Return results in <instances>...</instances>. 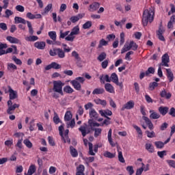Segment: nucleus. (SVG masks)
Segmentation results:
<instances>
[{
    "label": "nucleus",
    "mask_w": 175,
    "mask_h": 175,
    "mask_svg": "<svg viewBox=\"0 0 175 175\" xmlns=\"http://www.w3.org/2000/svg\"><path fill=\"white\" fill-rule=\"evenodd\" d=\"M51 64L52 65V69H61V65L55 62H52Z\"/></svg>",
    "instance_id": "obj_61"
},
{
    "label": "nucleus",
    "mask_w": 175,
    "mask_h": 175,
    "mask_svg": "<svg viewBox=\"0 0 175 175\" xmlns=\"http://www.w3.org/2000/svg\"><path fill=\"white\" fill-rule=\"evenodd\" d=\"M100 3L98 2H94L92 4L90 5V12H96L98 10V8H100Z\"/></svg>",
    "instance_id": "obj_15"
},
{
    "label": "nucleus",
    "mask_w": 175,
    "mask_h": 175,
    "mask_svg": "<svg viewBox=\"0 0 175 175\" xmlns=\"http://www.w3.org/2000/svg\"><path fill=\"white\" fill-rule=\"evenodd\" d=\"M137 44H136L133 41H131L130 43L126 42L124 45V47L121 50V53L124 54V53H126V51H129L131 49H132L134 51H136L137 50Z\"/></svg>",
    "instance_id": "obj_5"
},
{
    "label": "nucleus",
    "mask_w": 175,
    "mask_h": 175,
    "mask_svg": "<svg viewBox=\"0 0 175 175\" xmlns=\"http://www.w3.org/2000/svg\"><path fill=\"white\" fill-rule=\"evenodd\" d=\"M88 124L91 128H92V126H102V123L99 124L92 120H89Z\"/></svg>",
    "instance_id": "obj_37"
},
{
    "label": "nucleus",
    "mask_w": 175,
    "mask_h": 175,
    "mask_svg": "<svg viewBox=\"0 0 175 175\" xmlns=\"http://www.w3.org/2000/svg\"><path fill=\"white\" fill-rule=\"evenodd\" d=\"M72 57H74L77 62H80V61H81V57H80L77 52L75 51L72 52Z\"/></svg>",
    "instance_id": "obj_40"
},
{
    "label": "nucleus",
    "mask_w": 175,
    "mask_h": 175,
    "mask_svg": "<svg viewBox=\"0 0 175 175\" xmlns=\"http://www.w3.org/2000/svg\"><path fill=\"white\" fill-rule=\"evenodd\" d=\"M126 170H127V172H129L130 175H132V174H133V173H135V170H133V166H127Z\"/></svg>",
    "instance_id": "obj_60"
},
{
    "label": "nucleus",
    "mask_w": 175,
    "mask_h": 175,
    "mask_svg": "<svg viewBox=\"0 0 175 175\" xmlns=\"http://www.w3.org/2000/svg\"><path fill=\"white\" fill-rule=\"evenodd\" d=\"M145 148L148 152L152 153L154 152L155 149H154V146L151 143H147L145 144Z\"/></svg>",
    "instance_id": "obj_25"
},
{
    "label": "nucleus",
    "mask_w": 175,
    "mask_h": 175,
    "mask_svg": "<svg viewBox=\"0 0 175 175\" xmlns=\"http://www.w3.org/2000/svg\"><path fill=\"white\" fill-rule=\"evenodd\" d=\"M150 118H151L152 120H158V118H161V115L157 112L150 110Z\"/></svg>",
    "instance_id": "obj_22"
},
{
    "label": "nucleus",
    "mask_w": 175,
    "mask_h": 175,
    "mask_svg": "<svg viewBox=\"0 0 175 175\" xmlns=\"http://www.w3.org/2000/svg\"><path fill=\"white\" fill-rule=\"evenodd\" d=\"M75 38L76 37L75 36V35L70 33L68 36L65 38V40H67V42H73Z\"/></svg>",
    "instance_id": "obj_42"
},
{
    "label": "nucleus",
    "mask_w": 175,
    "mask_h": 175,
    "mask_svg": "<svg viewBox=\"0 0 175 175\" xmlns=\"http://www.w3.org/2000/svg\"><path fill=\"white\" fill-rule=\"evenodd\" d=\"M151 73L152 75H154L155 73V69L152 67H150L148 70L146 71V76H148Z\"/></svg>",
    "instance_id": "obj_53"
},
{
    "label": "nucleus",
    "mask_w": 175,
    "mask_h": 175,
    "mask_svg": "<svg viewBox=\"0 0 175 175\" xmlns=\"http://www.w3.org/2000/svg\"><path fill=\"white\" fill-rule=\"evenodd\" d=\"M154 8L151 7L149 10H145L142 16V24L144 27H147V25L152 21H154Z\"/></svg>",
    "instance_id": "obj_2"
},
{
    "label": "nucleus",
    "mask_w": 175,
    "mask_h": 175,
    "mask_svg": "<svg viewBox=\"0 0 175 175\" xmlns=\"http://www.w3.org/2000/svg\"><path fill=\"white\" fill-rule=\"evenodd\" d=\"M100 80L102 83H103V84H105V81H107V83H110L111 81V79L108 75H106L105 76L101 75L100 77Z\"/></svg>",
    "instance_id": "obj_28"
},
{
    "label": "nucleus",
    "mask_w": 175,
    "mask_h": 175,
    "mask_svg": "<svg viewBox=\"0 0 175 175\" xmlns=\"http://www.w3.org/2000/svg\"><path fill=\"white\" fill-rule=\"evenodd\" d=\"M111 133H112V130L110 129L108 131V142L109 144L111 146V147H116V143L113 142V138H111Z\"/></svg>",
    "instance_id": "obj_23"
},
{
    "label": "nucleus",
    "mask_w": 175,
    "mask_h": 175,
    "mask_svg": "<svg viewBox=\"0 0 175 175\" xmlns=\"http://www.w3.org/2000/svg\"><path fill=\"white\" fill-rule=\"evenodd\" d=\"M6 39L8 42H10V43H12L14 44H18V43H21L20 42V40H18V38H16L15 37H12L10 36H7Z\"/></svg>",
    "instance_id": "obj_16"
},
{
    "label": "nucleus",
    "mask_w": 175,
    "mask_h": 175,
    "mask_svg": "<svg viewBox=\"0 0 175 175\" xmlns=\"http://www.w3.org/2000/svg\"><path fill=\"white\" fill-rule=\"evenodd\" d=\"M14 23L15 24H23L24 25L27 24V27L29 28V33H30V35H33V28H32V24L31 22L25 21V19L20 16H15Z\"/></svg>",
    "instance_id": "obj_3"
},
{
    "label": "nucleus",
    "mask_w": 175,
    "mask_h": 175,
    "mask_svg": "<svg viewBox=\"0 0 175 175\" xmlns=\"http://www.w3.org/2000/svg\"><path fill=\"white\" fill-rule=\"evenodd\" d=\"M169 62H170V59L167 53H165L161 57V62L159 64V66H165L169 68Z\"/></svg>",
    "instance_id": "obj_8"
},
{
    "label": "nucleus",
    "mask_w": 175,
    "mask_h": 175,
    "mask_svg": "<svg viewBox=\"0 0 175 175\" xmlns=\"http://www.w3.org/2000/svg\"><path fill=\"white\" fill-rule=\"evenodd\" d=\"M145 133H146L148 137H150V138L155 137V132L154 131L150 132L148 131H146Z\"/></svg>",
    "instance_id": "obj_59"
},
{
    "label": "nucleus",
    "mask_w": 175,
    "mask_h": 175,
    "mask_svg": "<svg viewBox=\"0 0 175 175\" xmlns=\"http://www.w3.org/2000/svg\"><path fill=\"white\" fill-rule=\"evenodd\" d=\"M64 91L67 94H72V92H73V89L70 86L67 85L64 87Z\"/></svg>",
    "instance_id": "obj_50"
},
{
    "label": "nucleus",
    "mask_w": 175,
    "mask_h": 175,
    "mask_svg": "<svg viewBox=\"0 0 175 175\" xmlns=\"http://www.w3.org/2000/svg\"><path fill=\"white\" fill-rule=\"evenodd\" d=\"M94 102L96 105H101V106H106L107 105V103L106 102V100H101L100 98H96L94 100Z\"/></svg>",
    "instance_id": "obj_29"
},
{
    "label": "nucleus",
    "mask_w": 175,
    "mask_h": 175,
    "mask_svg": "<svg viewBox=\"0 0 175 175\" xmlns=\"http://www.w3.org/2000/svg\"><path fill=\"white\" fill-rule=\"evenodd\" d=\"M111 81H113L116 85H118L120 87V88H122V82L119 83L118 82V76H117V74L116 72H113L111 75Z\"/></svg>",
    "instance_id": "obj_9"
},
{
    "label": "nucleus",
    "mask_w": 175,
    "mask_h": 175,
    "mask_svg": "<svg viewBox=\"0 0 175 175\" xmlns=\"http://www.w3.org/2000/svg\"><path fill=\"white\" fill-rule=\"evenodd\" d=\"M23 144H25L27 148H32V147H33V144H32V142L28 139H24Z\"/></svg>",
    "instance_id": "obj_38"
},
{
    "label": "nucleus",
    "mask_w": 175,
    "mask_h": 175,
    "mask_svg": "<svg viewBox=\"0 0 175 175\" xmlns=\"http://www.w3.org/2000/svg\"><path fill=\"white\" fill-rule=\"evenodd\" d=\"M116 152L114 153H111L109 151H106L104 153V157H105V158H109L110 159H112L113 158H116Z\"/></svg>",
    "instance_id": "obj_34"
},
{
    "label": "nucleus",
    "mask_w": 175,
    "mask_h": 175,
    "mask_svg": "<svg viewBox=\"0 0 175 175\" xmlns=\"http://www.w3.org/2000/svg\"><path fill=\"white\" fill-rule=\"evenodd\" d=\"M70 31H67L66 32L64 33V31L62 30H60V36H59V38L61 39H64L65 38L66 36H68V35H69Z\"/></svg>",
    "instance_id": "obj_51"
},
{
    "label": "nucleus",
    "mask_w": 175,
    "mask_h": 175,
    "mask_svg": "<svg viewBox=\"0 0 175 175\" xmlns=\"http://www.w3.org/2000/svg\"><path fill=\"white\" fill-rule=\"evenodd\" d=\"M133 107H135V103L133 102V100H130L123 105V107H122V110H131V109H133Z\"/></svg>",
    "instance_id": "obj_11"
},
{
    "label": "nucleus",
    "mask_w": 175,
    "mask_h": 175,
    "mask_svg": "<svg viewBox=\"0 0 175 175\" xmlns=\"http://www.w3.org/2000/svg\"><path fill=\"white\" fill-rule=\"evenodd\" d=\"M107 119H105L103 123H101V126H104V125H106V126H107V125H110V124H111V122L110 121L111 118H106Z\"/></svg>",
    "instance_id": "obj_52"
},
{
    "label": "nucleus",
    "mask_w": 175,
    "mask_h": 175,
    "mask_svg": "<svg viewBox=\"0 0 175 175\" xmlns=\"http://www.w3.org/2000/svg\"><path fill=\"white\" fill-rule=\"evenodd\" d=\"M79 130L80 132H81L82 136H83V137H85L87 134L90 133V132H91V129L88 127L87 124H84L83 126H81L79 129Z\"/></svg>",
    "instance_id": "obj_10"
},
{
    "label": "nucleus",
    "mask_w": 175,
    "mask_h": 175,
    "mask_svg": "<svg viewBox=\"0 0 175 175\" xmlns=\"http://www.w3.org/2000/svg\"><path fill=\"white\" fill-rule=\"evenodd\" d=\"M142 118L145 121L146 125H148V128L150 131H152V129H154V124H152V122H151L150 118H147L146 116H143Z\"/></svg>",
    "instance_id": "obj_13"
},
{
    "label": "nucleus",
    "mask_w": 175,
    "mask_h": 175,
    "mask_svg": "<svg viewBox=\"0 0 175 175\" xmlns=\"http://www.w3.org/2000/svg\"><path fill=\"white\" fill-rule=\"evenodd\" d=\"M38 39H39V38L36 36H30L25 38L27 42H35L36 40H38Z\"/></svg>",
    "instance_id": "obj_39"
},
{
    "label": "nucleus",
    "mask_w": 175,
    "mask_h": 175,
    "mask_svg": "<svg viewBox=\"0 0 175 175\" xmlns=\"http://www.w3.org/2000/svg\"><path fill=\"white\" fill-rule=\"evenodd\" d=\"M159 111L161 116H166L169 111V107H159Z\"/></svg>",
    "instance_id": "obj_24"
},
{
    "label": "nucleus",
    "mask_w": 175,
    "mask_h": 175,
    "mask_svg": "<svg viewBox=\"0 0 175 175\" xmlns=\"http://www.w3.org/2000/svg\"><path fill=\"white\" fill-rule=\"evenodd\" d=\"M89 154L90 155H95V153L94 152V145H92V143L89 142Z\"/></svg>",
    "instance_id": "obj_48"
},
{
    "label": "nucleus",
    "mask_w": 175,
    "mask_h": 175,
    "mask_svg": "<svg viewBox=\"0 0 175 175\" xmlns=\"http://www.w3.org/2000/svg\"><path fill=\"white\" fill-rule=\"evenodd\" d=\"M171 10L170 11L168 12V16H170L171 14H172L173 13H175V6L173 4H170V5Z\"/></svg>",
    "instance_id": "obj_63"
},
{
    "label": "nucleus",
    "mask_w": 175,
    "mask_h": 175,
    "mask_svg": "<svg viewBox=\"0 0 175 175\" xmlns=\"http://www.w3.org/2000/svg\"><path fill=\"white\" fill-rule=\"evenodd\" d=\"M70 83L75 90H77V91L81 90V85L80 84L79 81L73 80L71 81Z\"/></svg>",
    "instance_id": "obj_17"
},
{
    "label": "nucleus",
    "mask_w": 175,
    "mask_h": 175,
    "mask_svg": "<svg viewBox=\"0 0 175 175\" xmlns=\"http://www.w3.org/2000/svg\"><path fill=\"white\" fill-rule=\"evenodd\" d=\"M84 170H85L84 165H79V166L77 167V172L76 173V175H85Z\"/></svg>",
    "instance_id": "obj_31"
},
{
    "label": "nucleus",
    "mask_w": 175,
    "mask_h": 175,
    "mask_svg": "<svg viewBox=\"0 0 175 175\" xmlns=\"http://www.w3.org/2000/svg\"><path fill=\"white\" fill-rule=\"evenodd\" d=\"M70 152L72 157H73V158H76V157H77L79 155L77 150L75 148H74L73 146L70 147Z\"/></svg>",
    "instance_id": "obj_35"
},
{
    "label": "nucleus",
    "mask_w": 175,
    "mask_h": 175,
    "mask_svg": "<svg viewBox=\"0 0 175 175\" xmlns=\"http://www.w3.org/2000/svg\"><path fill=\"white\" fill-rule=\"evenodd\" d=\"M49 55L51 57H55L57 55L59 58H65V51L62 49L53 48L49 51Z\"/></svg>",
    "instance_id": "obj_6"
},
{
    "label": "nucleus",
    "mask_w": 175,
    "mask_h": 175,
    "mask_svg": "<svg viewBox=\"0 0 175 175\" xmlns=\"http://www.w3.org/2000/svg\"><path fill=\"white\" fill-rule=\"evenodd\" d=\"M15 9L16 10H17V12H21V13H23V12L25 10V8H24V6L21 5H16Z\"/></svg>",
    "instance_id": "obj_57"
},
{
    "label": "nucleus",
    "mask_w": 175,
    "mask_h": 175,
    "mask_svg": "<svg viewBox=\"0 0 175 175\" xmlns=\"http://www.w3.org/2000/svg\"><path fill=\"white\" fill-rule=\"evenodd\" d=\"M154 146H156L157 148H163L165 144L161 141L155 142Z\"/></svg>",
    "instance_id": "obj_49"
},
{
    "label": "nucleus",
    "mask_w": 175,
    "mask_h": 175,
    "mask_svg": "<svg viewBox=\"0 0 175 175\" xmlns=\"http://www.w3.org/2000/svg\"><path fill=\"white\" fill-rule=\"evenodd\" d=\"M72 112L69 111H66L64 116V121L66 122L67 128H75V125H76L75 119H72Z\"/></svg>",
    "instance_id": "obj_4"
},
{
    "label": "nucleus",
    "mask_w": 175,
    "mask_h": 175,
    "mask_svg": "<svg viewBox=\"0 0 175 175\" xmlns=\"http://www.w3.org/2000/svg\"><path fill=\"white\" fill-rule=\"evenodd\" d=\"M104 93H105V89L103 88H96L92 92L93 95H99L100 94H104Z\"/></svg>",
    "instance_id": "obj_33"
},
{
    "label": "nucleus",
    "mask_w": 175,
    "mask_h": 175,
    "mask_svg": "<svg viewBox=\"0 0 175 175\" xmlns=\"http://www.w3.org/2000/svg\"><path fill=\"white\" fill-rule=\"evenodd\" d=\"M59 135L60 136L62 137L64 142L66 143V139H65V137H64V126L62 125L60 126H59Z\"/></svg>",
    "instance_id": "obj_46"
},
{
    "label": "nucleus",
    "mask_w": 175,
    "mask_h": 175,
    "mask_svg": "<svg viewBox=\"0 0 175 175\" xmlns=\"http://www.w3.org/2000/svg\"><path fill=\"white\" fill-rule=\"evenodd\" d=\"M166 72H167V77L169 79L170 83H172V81L174 80V75H173V72H172V69L170 68H167Z\"/></svg>",
    "instance_id": "obj_18"
},
{
    "label": "nucleus",
    "mask_w": 175,
    "mask_h": 175,
    "mask_svg": "<svg viewBox=\"0 0 175 175\" xmlns=\"http://www.w3.org/2000/svg\"><path fill=\"white\" fill-rule=\"evenodd\" d=\"M34 47L38 49V50H44L46 48V42L41 41V42H36L34 43Z\"/></svg>",
    "instance_id": "obj_12"
},
{
    "label": "nucleus",
    "mask_w": 175,
    "mask_h": 175,
    "mask_svg": "<svg viewBox=\"0 0 175 175\" xmlns=\"http://www.w3.org/2000/svg\"><path fill=\"white\" fill-rule=\"evenodd\" d=\"M92 27V22L87 21L85 24L83 25V29H88Z\"/></svg>",
    "instance_id": "obj_47"
},
{
    "label": "nucleus",
    "mask_w": 175,
    "mask_h": 175,
    "mask_svg": "<svg viewBox=\"0 0 175 175\" xmlns=\"http://www.w3.org/2000/svg\"><path fill=\"white\" fill-rule=\"evenodd\" d=\"M8 88L10 95V100L8 101V108L7 109V113L8 114H13L14 113V110L20 107V104L13 105V101L12 100L17 99V98H18V94L17 93V91H14L13 89H12V87H10V85H8Z\"/></svg>",
    "instance_id": "obj_1"
},
{
    "label": "nucleus",
    "mask_w": 175,
    "mask_h": 175,
    "mask_svg": "<svg viewBox=\"0 0 175 175\" xmlns=\"http://www.w3.org/2000/svg\"><path fill=\"white\" fill-rule=\"evenodd\" d=\"M53 9V4L52 3H49L48 4L45 8L44 9V11L42 12V14L44 15V14H49V12H50V10Z\"/></svg>",
    "instance_id": "obj_30"
},
{
    "label": "nucleus",
    "mask_w": 175,
    "mask_h": 175,
    "mask_svg": "<svg viewBox=\"0 0 175 175\" xmlns=\"http://www.w3.org/2000/svg\"><path fill=\"white\" fill-rule=\"evenodd\" d=\"M89 115L90 118H92V120H97L98 117L99 116V115L94 109H91L90 110Z\"/></svg>",
    "instance_id": "obj_19"
},
{
    "label": "nucleus",
    "mask_w": 175,
    "mask_h": 175,
    "mask_svg": "<svg viewBox=\"0 0 175 175\" xmlns=\"http://www.w3.org/2000/svg\"><path fill=\"white\" fill-rule=\"evenodd\" d=\"M107 41L105 40V39H102L98 44V49L102 48L103 46H107Z\"/></svg>",
    "instance_id": "obj_56"
},
{
    "label": "nucleus",
    "mask_w": 175,
    "mask_h": 175,
    "mask_svg": "<svg viewBox=\"0 0 175 175\" xmlns=\"http://www.w3.org/2000/svg\"><path fill=\"white\" fill-rule=\"evenodd\" d=\"M94 137H98V136H100V135L102 134V129H94Z\"/></svg>",
    "instance_id": "obj_45"
},
{
    "label": "nucleus",
    "mask_w": 175,
    "mask_h": 175,
    "mask_svg": "<svg viewBox=\"0 0 175 175\" xmlns=\"http://www.w3.org/2000/svg\"><path fill=\"white\" fill-rule=\"evenodd\" d=\"M106 53H105V52H103V53H101L99 55H98V57H97V59L98 60V61H100V62H102V61H103L104 59H106Z\"/></svg>",
    "instance_id": "obj_44"
},
{
    "label": "nucleus",
    "mask_w": 175,
    "mask_h": 175,
    "mask_svg": "<svg viewBox=\"0 0 175 175\" xmlns=\"http://www.w3.org/2000/svg\"><path fill=\"white\" fill-rule=\"evenodd\" d=\"M72 35H79L80 33V27H79V25H77L74 27L70 32Z\"/></svg>",
    "instance_id": "obj_36"
},
{
    "label": "nucleus",
    "mask_w": 175,
    "mask_h": 175,
    "mask_svg": "<svg viewBox=\"0 0 175 175\" xmlns=\"http://www.w3.org/2000/svg\"><path fill=\"white\" fill-rule=\"evenodd\" d=\"M155 87H158V83L157 82H152L149 85V88L151 91H154V90H155Z\"/></svg>",
    "instance_id": "obj_55"
},
{
    "label": "nucleus",
    "mask_w": 175,
    "mask_h": 175,
    "mask_svg": "<svg viewBox=\"0 0 175 175\" xmlns=\"http://www.w3.org/2000/svg\"><path fill=\"white\" fill-rule=\"evenodd\" d=\"M160 96H161V98H165L166 99H170V98H172V94L167 93L166 90H163L160 92Z\"/></svg>",
    "instance_id": "obj_26"
},
{
    "label": "nucleus",
    "mask_w": 175,
    "mask_h": 175,
    "mask_svg": "<svg viewBox=\"0 0 175 175\" xmlns=\"http://www.w3.org/2000/svg\"><path fill=\"white\" fill-rule=\"evenodd\" d=\"M121 150V148L118 147V161H119V162H121V163H125V159H124V156H122V152H121V150Z\"/></svg>",
    "instance_id": "obj_27"
},
{
    "label": "nucleus",
    "mask_w": 175,
    "mask_h": 175,
    "mask_svg": "<svg viewBox=\"0 0 175 175\" xmlns=\"http://www.w3.org/2000/svg\"><path fill=\"white\" fill-rule=\"evenodd\" d=\"M64 83L61 81H54L53 90L55 92H58V94H62V87H64Z\"/></svg>",
    "instance_id": "obj_7"
},
{
    "label": "nucleus",
    "mask_w": 175,
    "mask_h": 175,
    "mask_svg": "<svg viewBox=\"0 0 175 175\" xmlns=\"http://www.w3.org/2000/svg\"><path fill=\"white\" fill-rule=\"evenodd\" d=\"M142 167L137 170L135 175H142V173H143V171L144 170V164L142 163Z\"/></svg>",
    "instance_id": "obj_54"
},
{
    "label": "nucleus",
    "mask_w": 175,
    "mask_h": 175,
    "mask_svg": "<svg viewBox=\"0 0 175 175\" xmlns=\"http://www.w3.org/2000/svg\"><path fill=\"white\" fill-rule=\"evenodd\" d=\"M169 114H170V116H172V117H175V109H174V107H172L170 109Z\"/></svg>",
    "instance_id": "obj_64"
},
{
    "label": "nucleus",
    "mask_w": 175,
    "mask_h": 175,
    "mask_svg": "<svg viewBox=\"0 0 175 175\" xmlns=\"http://www.w3.org/2000/svg\"><path fill=\"white\" fill-rule=\"evenodd\" d=\"M5 146L7 147H11L13 145V139H11L10 140H6L4 142Z\"/></svg>",
    "instance_id": "obj_58"
},
{
    "label": "nucleus",
    "mask_w": 175,
    "mask_h": 175,
    "mask_svg": "<svg viewBox=\"0 0 175 175\" xmlns=\"http://www.w3.org/2000/svg\"><path fill=\"white\" fill-rule=\"evenodd\" d=\"M99 113L101 116V117H105V118H107V116H112L113 112L109 109H105V110H100Z\"/></svg>",
    "instance_id": "obj_14"
},
{
    "label": "nucleus",
    "mask_w": 175,
    "mask_h": 175,
    "mask_svg": "<svg viewBox=\"0 0 175 175\" xmlns=\"http://www.w3.org/2000/svg\"><path fill=\"white\" fill-rule=\"evenodd\" d=\"M167 163H168L169 166L175 169V161H174V160H167Z\"/></svg>",
    "instance_id": "obj_62"
},
{
    "label": "nucleus",
    "mask_w": 175,
    "mask_h": 175,
    "mask_svg": "<svg viewBox=\"0 0 175 175\" xmlns=\"http://www.w3.org/2000/svg\"><path fill=\"white\" fill-rule=\"evenodd\" d=\"M49 36L53 40V42L57 40V33L55 31H49Z\"/></svg>",
    "instance_id": "obj_41"
},
{
    "label": "nucleus",
    "mask_w": 175,
    "mask_h": 175,
    "mask_svg": "<svg viewBox=\"0 0 175 175\" xmlns=\"http://www.w3.org/2000/svg\"><path fill=\"white\" fill-rule=\"evenodd\" d=\"M105 88L107 92H109V94H114V87L110 83H106L105 85Z\"/></svg>",
    "instance_id": "obj_20"
},
{
    "label": "nucleus",
    "mask_w": 175,
    "mask_h": 175,
    "mask_svg": "<svg viewBox=\"0 0 175 175\" xmlns=\"http://www.w3.org/2000/svg\"><path fill=\"white\" fill-rule=\"evenodd\" d=\"M84 16V14H79L77 16H72L70 18V21L72 23H77L80 20V18H83Z\"/></svg>",
    "instance_id": "obj_21"
},
{
    "label": "nucleus",
    "mask_w": 175,
    "mask_h": 175,
    "mask_svg": "<svg viewBox=\"0 0 175 175\" xmlns=\"http://www.w3.org/2000/svg\"><path fill=\"white\" fill-rule=\"evenodd\" d=\"M68 135H69V130L66 129L64 132V136L63 134V137H64L65 140L66 141V143H70V139H69V136Z\"/></svg>",
    "instance_id": "obj_43"
},
{
    "label": "nucleus",
    "mask_w": 175,
    "mask_h": 175,
    "mask_svg": "<svg viewBox=\"0 0 175 175\" xmlns=\"http://www.w3.org/2000/svg\"><path fill=\"white\" fill-rule=\"evenodd\" d=\"M35 172H36V168L34 165H31L29 166L27 173H25V175H32Z\"/></svg>",
    "instance_id": "obj_32"
}]
</instances>
